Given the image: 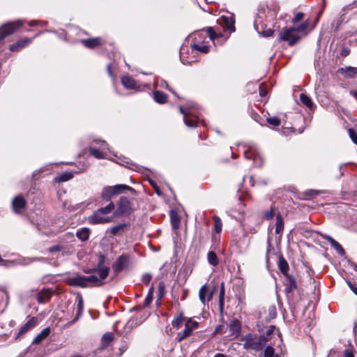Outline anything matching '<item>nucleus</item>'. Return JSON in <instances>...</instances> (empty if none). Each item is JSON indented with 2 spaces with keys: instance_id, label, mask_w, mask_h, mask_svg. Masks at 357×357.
<instances>
[{
  "instance_id": "51",
  "label": "nucleus",
  "mask_w": 357,
  "mask_h": 357,
  "mask_svg": "<svg viewBox=\"0 0 357 357\" xmlns=\"http://www.w3.org/2000/svg\"><path fill=\"white\" fill-rule=\"evenodd\" d=\"M304 17V13L301 12H298L295 14L294 17L292 19V23L296 24L297 22L301 21Z\"/></svg>"
},
{
  "instance_id": "42",
  "label": "nucleus",
  "mask_w": 357,
  "mask_h": 357,
  "mask_svg": "<svg viewBox=\"0 0 357 357\" xmlns=\"http://www.w3.org/2000/svg\"><path fill=\"white\" fill-rule=\"evenodd\" d=\"M206 293H207V287H206V285L204 284L200 288L199 291V297L201 302L203 304L206 303Z\"/></svg>"
},
{
  "instance_id": "50",
  "label": "nucleus",
  "mask_w": 357,
  "mask_h": 357,
  "mask_svg": "<svg viewBox=\"0 0 357 357\" xmlns=\"http://www.w3.org/2000/svg\"><path fill=\"white\" fill-rule=\"evenodd\" d=\"M165 294V286L162 282H160L158 286V301H160L162 298L164 296Z\"/></svg>"
},
{
  "instance_id": "39",
  "label": "nucleus",
  "mask_w": 357,
  "mask_h": 357,
  "mask_svg": "<svg viewBox=\"0 0 357 357\" xmlns=\"http://www.w3.org/2000/svg\"><path fill=\"white\" fill-rule=\"evenodd\" d=\"M114 208V205L112 203L109 204L107 206L103 208H100L97 211L100 212L102 215L106 216L107 214L110 213Z\"/></svg>"
},
{
  "instance_id": "61",
  "label": "nucleus",
  "mask_w": 357,
  "mask_h": 357,
  "mask_svg": "<svg viewBox=\"0 0 357 357\" xmlns=\"http://www.w3.org/2000/svg\"><path fill=\"white\" fill-rule=\"evenodd\" d=\"M350 53V50L349 48L347 47H343L342 50H341V52H340V54L343 57H345L347 56H348Z\"/></svg>"
},
{
  "instance_id": "48",
  "label": "nucleus",
  "mask_w": 357,
  "mask_h": 357,
  "mask_svg": "<svg viewBox=\"0 0 357 357\" xmlns=\"http://www.w3.org/2000/svg\"><path fill=\"white\" fill-rule=\"evenodd\" d=\"M264 356V357H274L275 356L274 349L271 346H267L265 348Z\"/></svg>"
},
{
  "instance_id": "56",
  "label": "nucleus",
  "mask_w": 357,
  "mask_h": 357,
  "mask_svg": "<svg viewBox=\"0 0 357 357\" xmlns=\"http://www.w3.org/2000/svg\"><path fill=\"white\" fill-rule=\"evenodd\" d=\"M151 278H152V276H151V274L146 273V274H145V275H144L142 276V282H143L145 284H146V285H147V284H149V282H150V281H151Z\"/></svg>"
},
{
  "instance_id": "24",
  "label": "nucleus",
  "mask_w": 357,
  "mask_h": 357,
  "mask_svg": "<svg viewBox=\"0 0 357 357\" xmlns=\"http://www.w3.org/2000/svg\"><path fill=\"white\" fill-rule=\"evenodd\" d=\"M114 338V335L112 333H106L104 334L101 338V344L100 347L102 349H105L109 345V344L113 341Z\"/></svg>"
},
{
  "instance_id": "36",
  "label": "nucleus",
  "mask_w": 357,
  "mask_h": 357,
  "mask_svg": "<svg viewBox=\"0 0 357 357\" xmlns=\"http://www.w3.org/2000/svg\"><path fill=\"white\" fill-rule=\"evenodd\" d=\"M192 333V331H191L189 328H186L185 326V329L182 332V333H178L177 337V341L181 342L184 339L190 337Z\"/></svg>"
},
{
  "instance_id": "9",
  "label": "nucleus",
  "mask_w": 357,
  "mask_h": 357,
  "mask_svg": "<svg viewBox=\"0 0 357 357\" xmlns=\"http://www.w3.org/2000/svg\"><path fill=\"white\" fill-rule=\"evenodd\" d=\"M244 155L247 159H252L256 166L260 167L262 165L263 158L255 149L250 147L248 151H245Z\"/></svg>"
},
{
  "instance_id": "14",
  "label": "nucleus",
  "mask_w": 357,
  "mask_h": 357,
  "mask_svg": "<svg viewBox=\"0 0 357 357\" xmlns=\"http://www.w3.org/2000/svg\"><path fill=\"white\" fill-rule=\"evenodd\" d=\"M26 206V201L22 196L19 195L15 197L12 202L13 211L15 213H20Z\"/></svg>"
},
{
  "instance_id": "43",
  "label": "nucleus",
  "mask_w": 357,
  "mask_h": 357,
  "mask_svg": "<svg viewBox=\"0 0 357 357\" xmlns=\"http://www.w3.org/2000/svg\"><path fill=\"white\" fill-rule=\"evenodd\" d=\"M113 190L114 189L112 186L105 188L102 191V197L107 199L115 195Z\"/></svg>"
},
{
  "instance_id": "27",
  "label": "nucleus",
  "mask_w": 357,
  "mask_h": 357,
  "mask_svg": "<svg viewBox=\"0 0 357 357\" xmlns=\"http://www.w3.org/2000/svg\"><path fill=\"white\" fill-rule=\"evenodd\" d=\"M222 24L225 27H226L229 31H234L235 29L234 27V20L232 17H222Z\"/></svg>"
},
{
  "instance_id": "6",
  "label": "nucleus",
  "mask_w": 357,
  "mask_h": 357,
  "mask_svg": "<svg viewBox=\"0 0 357 357\" xmlns=\"http://www.w3.org/2000/svg\"><path fill=\"white\" fill-rule=\"evenodd\" d=\"M301 36L298 34L295 27L284 29L280 33V40L288 41L289 45L292 46L298 43L301 39Z\"/></svg>"
},
{
  "instance_id": "7",
  "label": "nucleus",
  "mask_w": 357,
  "mask_h": 357,
  "mask_svg": "<svg viewBox=\"0 0 357 357\" xmlns=\"http://www.w3.org/2000/svg\"><path fill=\"white\" fill-rule=\"evenodd\" d=\"M22 25V22L17 20L12 22H8L3 24L0 27V41L5 38L6 36L13 33L17 29Z\"/></svg>"
},
{
  "instance_id": "26",
  "label": "nucleus",
  "mask_w": 357,
  "mask_h": 357,
  "mask_svg": "<svg viewBox=\"0 0 357 357\" xmlns=\"http://www.w3.org/2000/svg\"><path fill=\"white\" fill-rule=\"evenodd\" d=\"M90 229L87 227H83L76 232V236L82 241H86L89 239Z\"/></svg>"
},
{
  "instance_id": "38",
  "label": "nucleus",
  "mask_w": 357,
  "mask_h": 357,
  "mask_svg": "<svg viewBox=\"0 0 357 357\" xmlns=\"http://www.w3.org/2000/svg\"><path fill=\"white\" fill-rule=\"evenodd\" d=\"M213 222H214V229L216 233H220L222 231V221L220 218L218 216H214L213 218Z\"/></svg>"
},
{
  "instance_id": "52",
  "label": "nucleus",
  "mask_w": 357,
  "mask_h": 357,
  "mask_svg": "<svg viewBox=\"0 0 357 357\" xmlns=\"http://www.w3.org/2000/svg\"><path fill=\"white\" fill-rule=\"evenodd\" d=\"M348 132L352 142L354 144H357V134L356 131L353 128H349Z\"/></svg>"
},
{
  "instance_id": "49",
  "label": "nucleus",
  "mask_w": 357,
  "mask_h": 357,
  "mask_svg": "<svg viewBox=\"0 0 357 357\" xmlns=\"http://www.w3.org/2000/svg\"><path fill=\"white\" fill-rule=\"evenodd\" d=\"M266 121L270 125L273 126H278L280 124V119L276 116L267 118Z\"/></svg>"
},
{
  "instance_id": "40",
  "label": "nucleus",
  "mask_w": 357,
  "mask_h": 357,
  "mask_svg": "<svg viewBox=\"0 0 357 357\" xmlns=\"http://www.w3.org/2000/svg\"><path fill=\"white\" fill-rule=\"evenodd\" d=\"M114 208V205L112 203L109 204L107 206L103 208H100L97 211L100 212L102 215L106 216L107 214L110 213Z\"/></svg>"
},
{
  "instance_id": "4",
  "label": "nucleus",
  "mask_w": 357,
  "mask_h": 357,
  "mask_svg": "<svg viewBox=\"0 0 357 357\" xmlns=\"http://www.w3.org/2000/svg\"><path fill=\"white\" fill-rule=\"evenodd\" d=\"M206 38V33L203 32H198L195 33L191 47L192 50L206 54L209 50V46L205 44V39Z\"/></svg>"
},
{
  "instance_id": "30",
  "label": "nucleus",
  "mask_w": 357,
  "mask_h": 357,
  "mask_svg": "<svg viewBox=\"0 0 357 357\" xmlns=\"http://www.w3.org/2000/svg\"><path fill=\"white\" fill-rule=\"evenodd\" d=\"M153 96L155 101L160 104L165 103L167 99V96L160 91H155Z\"/></svg>"
},
{
  "instance_id": "20",
  "label": "nucleus",
  "mask_w": 357,
  "mask_h": 357,
  "mask_svg": "<svg viewBox=\"0 0 357 357\" xmlns=\"http://www.w3.org/2000/svg\"><path fill=\"white\" fill-rule=\"evenodd\" d=\"M285 276V291L286 293H290L293 289H296L297 288L296 280L294 278L290 275H287Z\"/></svg>"
},
{
  "instance_id": "25",
  "label": "nucleus",
  "mask_w": 357,
  "mask_h": 357,
  "mask_svg": "<svg viewBox=\"0 0 357 357\" xmlns=\"http://www.w3.org/2000/svg\"><path fill=\"white\" fill-rule=\"evenodd\" d=\"M229 331L231 335H238L241 332V323L237 319L232 320L229 325Z\"/></svg>"
},
{
  "instance_id": "53",
  "label": "nucleus",
  "mask_w": 357,
  "mask_h": 357,
  "mask_svg": "<svg viewBox=\"0 0 357 357\" xmlns=\"http://www.w3.org/2000/svg\"><path fill=\"white\" fill-rule=\"evenodd\" d=\"M319 192L314 190H308L304 192V195L308 198H312L316 195H318Z\"/></svg>"
},
{
  "instance_id": "23",
  "label": "nucleus",
  "mask_w": 357,
  "mask_h": 357,
  "mask_svg": "<svg viewBox=\"0 0 357 357\" xmlns=\"http://www.w3.org/2000/svg\"><path fill=\"white\" fill-rule=\"evenodd\" d=\"M101 38L99 37L84 39L82 40V43L88 48H94L101 44Z\"/></svg>"
},
{
  "instance_id": "1",
  "label": "nucleus",
  "mask_w": 357,
  "mask_h": 357,
  "mask_svg": "<svg viewBox=\"0 0 357 357\" xmlns=\"http://www.w3.org/2000/svg\"><path fill=\"white\" fill-rule=\"evenodd\" d=\"M105 257L100 255L96 269H89L84 271L86 273H95L89 276L75 275L68 279V284L73 287H86L89 283L100 286L103 284V280L107 277L109 268L102 266L105 263Z\"/></svg>"
},
{
  "instance_id": "58",
  "label": "nucleus",
  "mask_w": 357,
  "mask_h": 357,
  "mask_svg": "<svg viewBox=\"0 0 357 357\" xmlns=\"http://www.w3.org/2000/svg\"><path fill=\"white\" fill-rule=\"evenodd\" d=\"M149 183L154 188L155 192L158 195H161V192L160 190L159 187L157 185L156 183L152 180H149Z\"/></svg>"
},
{
  "instance_id": "11",
  "label": "nucleus",
  "mask_w": 357,
  "mask_h": 357,
  "mask_svg": "<svg viewBox=\"0 0 357 357\" xmlns=\"http://www.w3.org/2000/svg\"><path fill=\"white\" fill-rule=\"evenodd\" d=\"M112 221V218L104 216L100 212L95 211L89 217V222L91 224H104Z\"/></svg>"
},
{
  "instance_id": "45",
  "label": "nucleus",
  "mask_w": 357,
  "mask_h": 357,
  "mask_svg": "<svg viewBox=\"0 0 357 357\" xmlns=\"http://www.w3.org/2000/svg\"><path fill=\"white\" fill-rule=\"evenodd\" d=\"M275 213V208L273 205H272L268 211H266L264 214V218L266 220H271L273 218V215Z\"/></svg>"
},
{
  "instance_id": "13",
  "label": "nucleus",
  "mask_w": 357,
  "mask_h": 357,
  "mask_svg": "<svg viewBox=\"0 0 357 357\" xmlns=\"http://www.w3.org/2000/svg\"><path fill=\"white\" fill-rule=\"evenodd\" d=\"M118 206V210L120 213H128L131 211V203L130 199L126 197H121Z\"/></svg>"
},
{
  "instance_id": "18",
  "label": "nucleus",
  "mask_w": 357,
  "mask_h": 357,
  "mask_svg": "<svg viewBox=\"0 0 357 357\" xmlns=\"http://www.w3.org/2000/svg\"><path fill=\"white\" fill-rule=\"evenodd\" d=\"M32 40V38H25L22 40L17 41L16 43L13 44L10 46L9 50L11 52H17L21 49L26 47L28 44H29Z\"/></svg>"
},
{
  "instance_id": "60",
  "label": "nucleus",
  "mask_w": 357,
  "mask_h": 357,
  "mask_svg": "<svg viewBox=\"0 0 357 357\" xmlns=\"http://www.w3.org/2000/svg\"><path fill=\"white\" fill-rule=\"evenodd\" d=\"M63 250L61 245H54L49 248L50 252H59Z\"/></svg>"
},
{
  "instance_id": "16",
  "label": "nucleus",
  "mask_w": 357,
  "mask_h": 357,
  "mask_svg": "<svg viewBox=\"0 0 357 357\" xmlns=\"http://www.w3.org/2000/svg\"><path fill=\"white\" fill-rule=\"evenodd\" d=\"M339 72L346 79L353 78L357 75V68L347 66L340 68Z\"/></svg>"
},
{
  "instance_id": "17",
  "label": "nucleus",
  "mask_w": 357,
  "mask_h": 357,
  "mask_svg": "<svg viewBox=\"0 0 357 357\" xmlns=\"http://www.w3.org/2000/svg\"><path fill=\"white\" fill-rule=\"evenodd\" d=\"M52 295V290L50 289H43L38 293L37 301L39 303H45L50 300Z\"/></svg>"
},
{
  "instance_id": "3",
  "label": "nucleus",
  "mask_w": 357,
  "mask_h": 357,
  "mask_svg": "<svg viewBox=\"0 0 357 357\" xmlns=\"http://www.w3.org/2000/svg\"><path fill=\"white\" fill-rule=\"evenodd\" d=\"M179 109L181 113L183 115V121L187 126L194 128L197 127L199 123L205 126L204 121L201 120L192 109H184L182 106L179 107Z\"/></svg>"
},
{
  "instance_id": "28",
  "label": "nucleus",
  "mask_w": 357,
  "mask_h": 357,
  "mask_svg": "<svg viewBox=\"0 0 357 357\" xmlns=\"http://www.w3.org/2000/svg\"><path fill=\"white\" fill-rule=\"evenodd\" d=\"M284 230V221L280 213L276 214L275 234H280Z\"/></svg>"
},
{
  "instance_id": "55",
  "label": "nucleus",
  "mask_w": 357,
  "mask_h": 357,
  "mask_svg": "<svg viewBox=\"0 0 357 357\" xmlns=\"http://www.w3.org/2000/svg\"><path fill=\"white\" fill-rule=\"evenodd\" d=\"M207 34L211 40H213L217 37L215 31H213L212 27H208L206 29Z\"/></svg>"
},
{
  "instance_id": "44",
  "label": "nucleus",
  "mask_w": 357,
  "mask_h": 357,
  "mask_svg": "<svg viewBox=\"0 0 357 357\" xmlns=\"http://www.w3.org/2000/svg\"><path fill=\"white\" fill-rule=\"evenodd\" d=\"M154 85L155 86V87L165 88V89H168L169 90L171 91V89H169V87H168L167 82L162 79L157 78L154 81Z\"/></svg>"
},
{
  "instance_id": "47",
  "label": "nucleus",
  "mask_w": 357,
  "mask_h": 357,
  "mask_svg": "<svg viewBox=\"0 0 357 357\" xmlns=\"http://www.w3.org/2000/svg\"><path fill=\"white\" fill-rule=\"evenodd\" d=\"M153 287L152 286L149 291V293L146 296V297L145 298V300H144V305L146 306H148L151 304V303L153 301Z\"/></svg>"
},
{
  "instance_id": "34",
  "label": "nucleus",
  "mask_w": 357,
  "mask_h": 357,
  "mask_svg": "<svg viewBox=\"0 0 357 357\" xmlns=\"http://www.w3.org/2000/svg\"><path fill=\"white\" fill-rule=\"evenodd\" d=\"M207 259L208 263L213 266H216L219 264V259L213 251H209L207 254Z\"/></svg>"
},
{
  "instance_id": "33",
  "label": "nucleus",
  "mask_w": 357,
  "mask_h": 357,
  "mask_svg": "<svg viewBox=\"0 0 357 357\" xmlns=\"http://www.w3.org/2000/svg\"><path fill=\"white\" fill-rule=\"evenodd\" d=\"M112 187H113V189H114L113 191H114L115 195L121 193L123 190H130V191L134 190L132 188H131L129 185H125V184H119V185H114Z\"/></svg>"
},
{
  "instance_id": "32",
  "label": "nucleus",
  "mask_w": 357,
  "mask_h": 357,
  "mask_svg": "<svg viewBox=\"0 0 357 357\" xmlns=\"http://www.w3.org/2000/svg\"><path fill=\"white\" fill-rule=\"evenodd\" d=\"M73 177L72 172H63L59 176L55 177L54 181L57 183L65 182L70 180Z\"/></svg>"
},
{
  "instance_id": "63",
  "label": "nucleus",
  "mask_w": 357,
  "mask_h": 357,
  "mask_svg": "<svg viewBox=\"0 0 357 357\" xmlns=\"http://www.w3.org/2000/svg\"><path fill=\"white\" fill-rule=\"evenodd\" d=\"M269 311H270V317H271L272 318H274L276 317L277 312H276V309L275 307H271L269 309Z\"/></svg>"
},
{
  "instance_id": "59",
  "label": "nucleus",
  "mask_w": 357,
  "mask_h": 357,
  "mask_svg": "<svg viewBox=\"0 0 357 357\" xmlns=\"http://www.w3.org/2000/svg\"><path fill=\"white\" fill-rule=\"evenodd\" d=\"M124 227L123 225H116L115 227H113L112 229H111V233L113 234V235H116L118 231L119 230H121V229H123Z\"/></svg>"
},
{
  "instance_id": "57",
  "label": "nucleus",
  "mask_w": 357,
  "mask_h": 357,
  "mask_svg": "<svg viewBox=\"0 0 357 357\" xmlns=\"http://www.w3.org/2000/svg\"><path fill=\"white\" fill-rule=\"evenodd\" d=\"M346 282L352 292L357 296V287L351 283L349 280H347Z\"/></svg>"
},
{
  "instance_id": "35",
  "label": "nucleus",
  "mask_w": 357,
  "mask_h": 357,
  "mask_svg": "<svg viewBox=\"0 0 357 357\" xmlns=\"http://www.w3.org/2000/svg\"><path fill=\"white\" fill-rule=\"evenodd\" d=\"M300 100L304 105H305L309 109H312L313 107V102H312V100L306 94L301 93L300 94Z\"/></svg>"
},
{
  "instance_id": "54",
  "label": "nucleus",
  "mask_w": 357,
  "mask_h": 357,
  "mask_svg": "<svg viewBox=\"0 0 357 357\" xmlns=\"http://www.w3.org/2000/svg\"><path fill=\"white\" fill-rule=\"evenodd\" d=\"M354 353H355V350L354 348H348L344 351V357H355Z\"/></svg>"
},
{
  "instance_id": "8",
  "label": "nucleus",
  "mask_w": 357,
  "mask_h": 357,
  "mask_svg": "<svg viewBox=\"0 0 357 357\" xmlns=\"http://www.w3.org/2000/svg\"><path fill=\"white\" fill-rule=\"evenodd\" d=\"M38 325V318L33 317L30 318L24 325L20 328L18 332L15 335V340L20 338L22 335L27 333L29 331L34 328Z\"/></svg>"
},
{
  "instance_id": "12",
  "label": "nucleus",
  "mask_w": 357,
  "mask_h": 357,
  "mask_svg": "<svg viewBox=\"0 0 357 357\" xmlns=\"http://www.w3.org/2000/svg\"><path fill=\"white\" fill-rule=\"evenodd\" d=\"M97 143L100 144L102 150L96 148H90L89 153L97 159H103L105 158V155L102 151L109 150L108 144L105 141L102 140L97 142Z\"/></svg>"
},
{
  "instance_id": "22",
  "label": "nucleus",
  "mask_w": 357,
  "mask_h": 357,
  "mask_svg": "<svg viewBox=\"0 0 357 357\" xmlns=\"http://www.w3.org/2000/svg\"><path fill=\"white\" fill-rule=\"evenodd\" d=\"M121 83L128 89H134L137 86L135 80L132 77L128 75L121 77Z\"/></svg>"
},
{
  "instance_id": "46",
  "label": "nucleus",
  "mask_w": 357,
  "mask_h": 357,
  "mask_svg": "<svg viewBox=\"0 0 357 357\" xmlns=\"http://www.w3.org/2000/svg\"><path fill=\"white\" fill-rule=\"evenodd\" d=\"M198 326V322L192 320V319H188L185 324V326H186V328H189L191 331L196 329Z\"/></svg>"
},
{
  "instance_id": "64",
  "label": "nucleus",
  "mask_w": 357,
  "mask_h": 357,
  "mask_svg": "<svg viewBox=\"0 0 357 357\" xmlns=\"http://www.w3.org/2000/svg\"><path fill=\"white\" fill-rule=\"evenodd\" d=\"M349 93L353 96L355 98L357 99V90H351Z\"/></svg>"
},
{
  "instance_id": "19",
  "label": "nucleus",
  "mask_w": 357,
  "mask_h": 357,
  "mask_svg": "<svg viewBox=\"0 0 357 357\" xmlns=\"http://www.w3.org/2000/svg\"><path fill=\"white\" fill-rule=\"evenodd\" d=\"M324 238H325L330 243L331 247H333L338 254H340V255H344L345 254L344 250L343 249L342 245L337 241L333 239L331 236L326 235L324 236Z\"/></svg>"
},
{
  "instance_id": "10",
  "label": "nucleus",
  "mask_w": 357,
  "mask_h": 357,
  "mask_svg": "<svg viewBox=\"0 0 357 357\" xmlns=\"http://www.w3.org/2000/svg\"><path fill=\"white\" fill-rule=\"evenodd\" d=\"M129 264V257L128 255H121L112 266V269L115 273H119L127 268Z\"/></svg>"
},
{
  "instance_id": "5",
  "label": "nucleus",
  "mask_w": 357,
  "mask_h": 357,
  "mask_svg": "<svg viewBox=\"0 0 357 357\" xmlns=\"http://www.w3.org/2000/svg\"><path fill=\"white\" fill-rule=\"evenodd\" d=\"M264 8H261L259 11L255 22V28L256 31L261 36L264 37H270L273 36L274 31L271 28L266 29V26L263 23L262 15L264 14Z\"/></svg>"
},
{
  "instance_id": "2",
  "label": "nucleus",
  "mask_w": 357,
  "mask_h": 357,
  "mask_svg": "<svg viewBox=\"0 0 357 357\" xmlns=\"http://www.w3.org/2000/svg\"><path fill=\"white\" fill-rule=\"evenodd\" d=\"M241 340L244 342L243 348L245 349H252L255 351L262 350L266 342L265 337L261 336L259 338H256L250 333L244 335Z\"/></svg>"
},
{
  "instance_id": "21",
  "label": "nucleus",
  "mask_w": 357,
  "mask_h": 357,
  "mask_svg": "<svg viewBox=\"0 0 357 357\" xmlns=\"http://www.w3.org/2000/svg\"><path fill=\"white\" fill-rule=\"evenodd\" d=\"M51 332L50 327L45 328L33 340L32 344H38L47 337Z\"/></svg>"
},
{
  "instance_id": "37",
  "label": "nucleus",
  "mask_w": 357,
  "mask_h": 357,
  "mask_svg": "<svg viewBox=\"0 0 357 357\" xmlns=\"http://www.w3.org/2000/svg\"><path fill=\"white\" fill-rule=\"evenodd\" d=\"M183 321H184L183 315L182 313H180L176 317H175L172 320V324L173 327L179 328L181 326Z\"/></svg>"
},
{
  "instance_id": "62",
  "label": "nucleus",
  "mask_w": 357,
  "mask_h": 357,
  "mask_svg": "<svg viewBox=\"0 0 357 357\" xmlns=\"http://www.w3.org/2000/svg\"><path fill=\"white\" fill-rule=\"evenodd\" d=\"M259 95L261 97H265L267 95V91L262 85L259 86Z\"/></svg>"
},
{
  "instance_id": "15",
  "label": "nucleus",
  "mask_w": 357,
  "mask_h": 357,
  "mask_svg": "<svg viewBox=\"0 0 357 357\" xmlns=\"http://www.w3.org/2000/svg\"><path fill=\"white\" fill-rule=\"evenodd\" d=\"M76 315L71 323L74 324L82 315L84 312V301L81 295H77V298Z\"/></svg>"
},
{
  "instance_id": "31",
  "label": "nucleus",
  "mask_w": 357,
  "mask_h": 357,
  "mask_svg": "<svg viewBox=\"0 0 357 357\" xmlns=\"http://www.w3.org/2000/svg\"><path fill=\"white\" fill-rule=\"evenodd\" d=\"M278 268L284 275H289V264L283 257H280L278 260Z\"/></svg>"
},
{
  "instance_id": "41",
  "label": "nucleus",
  "mask_w": 357,
  "mask_h": 357,
  "mask_svg": "<svg viewBox=\"0 0 357 357\" xmlns=\"http://www.w3.org/2000/svg\"><path fill=\"white\" fill-rule=\"evenodd\" d=\"M171 223H172V228L174 230H176V229H178L179 224H180V218H179V217L176 214L172 213V215H171Z\"/></svg>"
},
{
  "instance_id": "29",
  "label": "nucleus",
  "mask_w": 357,
  "mask_h": 357,
  "mask_svg": "<svg viewBox=\"0 0 357 357\" xmlns=\"http://www.w3.org/2000/svg\"><path fill=\"white\" fill-rule=\"evenodd\" d=\"M313 28L314 26L310 28V23L308 21H305L298 26L295 27L297 32L303 33L305 36L312 31Z\"/></svg>"
}]
</instances>
